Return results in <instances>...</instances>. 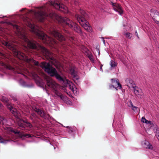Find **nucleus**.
<instances>
[{
  "instance_id": "nucleus-6",
  "label": "nucleus",
  "mask_w": 159,
  "mask_h": 159,
  "mask_svg": "<svg viewBox=\"0 0 159 159\" xmlns=\"http://www.w3.org/2000/svg\"><path fill=\"white\" fill-rule=\"evenodd\" d=\"M37 19L41 22L43 21L47 17L52 18L55 16L54 13H52L48 14L46 12L43 11L42 8L37 12Z\"/></svg>"
},
{
  "instance_id": "nucleus-38",
  "label": "nucleus",
  "mask_w": 159,
  "mask_h": 159,
  "mask_svg": "<svg viewBox=\"0 0 159 159\" xmlns=\"http://www.w3.org/2000/svg\"><path fill=\"white\" fill-rule=\"evenodd\" d=\"M135 34H136V36H137V37H138V38H139V37L138 36V33H137V31H135Z\"/></svg>"
},
{
  "instance_id": "nucleus-22",
  "label": "nucleus",
  "mask_w": 159,
  "mask_h": 159,
  "mask_svg": "<svg viewBox=\"0 0 159 159\" xmlns=\"http://www.w3.org/2000/svg\"><path fill=\"white\" fill-rule=\"evenodd\" d=\"M6 119L4 117L0 116V126L1 125H7Z\"/></svg>"
},
{
  "instance_id": "nucleus-4",
  "label": "nucleus",
  "mask_w": 159,
  "mask_h": 159,
  "mask_svg": "<svg viewBox=\"0 0 159 159\" xmlns=\"http://www.w3.org/2000/svg\"><path fill=\"white\" fill-rule=\"evenodd\" d=\"M40 66L52 77H55L59 81H64V79L57 72L55 68L49 63L43 61L41 63Z\"/></svg>"
},
{
  "instance_id": "nucleus-12",
  "label": "nucleus",
  "mask_w": 159,
  "mask_h": 159,
  "mask_svg": "<svg viewBox=\"0 0 159 159\" xmlns=\"http://www.w3.org/2000/svg\"><path fill=\"white\" fill-rule=\"evenodd\" d=\"M51 5L53 6L56 9L64 11V10L66 11L67 10V7L63 4H60L56 1H52L50 2Z\"/></svg>"
},
{
  "instance_id": "nucleus-23",
  "label": "nucleus",
  "mask_w": 159,
  "mask_h": 159,
  "mask_svg": "<svg viewBox=\"0 0 159 159\" xmlns=\"http://www.w3.org/2000/svg\"><path fill=\"white\" fill-rule=\"evenodd\" d=\"M70 72L71 75L73 76L74 79L78 80L79 79V77L75 73V70L73 69H71L70 70Z\"/></svg>"
},
{
  "instance_id": "nucleus-44",
  "label": "nucleus",
  "mask_w": 159,
  "mask_h": 159,
  "mask_svg": "<svg viewBox=\"0 0 159 159\" xmlns=\"http://www.w3.org/2000/svg\"><path fill=\"white\" fill-rule=\"evenodd\" d=\"M103 43H105V40H103Z\"/></svg>"
},
{
  "instance_id": "nucleus-18",
  "label": "nucleus",
  "mask_w": 159,
  "mask_h": 159,
  "mask_svg": "<svg viewBox=\"0 0 159 159\" xmlns=\"http://www.w3.org/2000/svg\"><path fill=\"white\" fill-rule=\"evenodd\" d=\"M64 33L65 34L67 38L69 39L71 41H73L74 39V38L72 36L71 33H70L69 32L66 30H63Z\"/></svg>"
},
{
  "instance_id": "nucleus-13",
  "label": "nucleus",
  "mask_w": 159,
  "mask_h": 159,
  "mask_svg": "<svg viewBox=\"0 0 159 159\" xmlns=\"http://www.w3.org/2000/svg\"><path fill=\"white\" fill-rule=\"evenodd\" d=\"M45 81L47 85L49 88L55 89L57 87V84L49 77H46Z\"/></svg>"
},
{
  "instance_id": "nucleus-32",
  "label": "nucleus",
  "mask_w": 159,
  "mask_h": 159,
  "mask_svg": "<svg viewBox=\"0 0 159 159\" xmlns=\"http://www.w3.org/2000/svg\"><path fill=\"white\" fill-rule=\"evenodd\" d=\"M69 88L70 89L74 92V85L73 84H70L69 85Z\"/></svg>"
},
{
  "instance_id": "nucleus-16",
  "label": "nucleus",
  "mask_w": 159,
  "mask_h": 159,
  "mask_svg": "<svg viewBox=\"0 0 159 159\" xmlns=\"http://www.w3.org/2000/svg\"><path fill=\"white\" fill-rule=\"evenodd\" d=\"M112 5L113 6L114 10L118 12L119 14L121 15L123 13V10L121 9L120 6L118 4L112 2Z\"/></svg>"
},
{
  "instance_id": "nucleus-29",
  "label": "nucleus",
  "mask_w": 159,
  "mask_h": 159,
  "mask_svg": "<svg viewBox=\"0 0 159 159\" xmlns=\"http://www.w3.org/2000/svg\"><path fill=\"white\" fill-rule=\"evenodd\" d=\"M126 81H127V82L128 81L129 83L130 84L132 85L131 87L132 86V85H134V81H133L132 80H128H128H126Z\"/></svg>"
},
{
  "instance_id": "nucleus-26",
  "label": "nucleus",
  "mask_w": 159,
  "mask_h": 159,
  "mask_svg": "<svg viewBox=\"0 0 159 159\" xmlns=\"http://www.w3.org/2000/svg\"><path fill=\"white\" fill-rule=\"evenodd\" d=\"M131 108L133 111H134L135 112H137L138 110L139 111V109L138 107H137L134 106L133 105L131 107Z\"/></svg>"
},
{
  "instance_id": "nucleus-2",
  "label": "nucleus",
  "mask_w": 159,
  "mask_h": 159,
  "mask_svg": "<svg viewBox=\"0 0 159 159\" xmlns=\"http://www.w3.org/2000/svg\"><path fill=\"white\" fill-rule=\"evenodd\" d=\"M3 44L9 49L11 50L15 57L20 60H23L28 63H33L35 66L39 65V62L34 60L32 58H29L25 54L18 50L16 46L7 42H4Z\"/></svg>"
},
{
  "instance_id": "nucleus-25",
  "label": "nucleus",
  "mask_w": 159,
  "mask_h": 159,
  "mask_svg": "<svg viewBox=\"0 0 159 159\" xmlns=\"http://www.w3.org/2000/svg\"><path fill=\"white\" fill-rule=\"evenodd\" d=\"M55 90V93L56 94L59 96L61 99H62V97H63V95L61 94L58 91H57L56 90Z\"/></svg>"
},
{
  "instance_id": "nucleus-43",
  "label": "nucleus",
  "mask_w": 159,
  "mask_h": 159,
  "mask_svg": "<svg viewBox=\"0 0 159 159\" xmlns=\"http://www.w3.org/2000/svg\"><path fill=\"white\" fill-rule=\"evenodd\" d=\"M100 70H101L102 71V66L100 67Z\"/></svg>"
},
{
  "instance_id": "nucleus-3",
  "label": "nucleus",
  "mask_w": 159,
  "mask_h": 159,
  "mask_svg": "<svg viewBox=\"0 0 159 159\" xmlns=\"http://www.w3.org/2000/svg\"><path fill=\"white\" fill-rule=\"evenodd\" d=\"M31 25L32 32L37 36L39 39L42 40L43 43L52 45L54 47L57 46V42L55 39L48 36L39 30L36 29L34 25Z\"/></svg>"
},
{
  "instance_id": "nucleus-19",
  "label": "nucleus",
  "mask_w": 159,
  "mask_h": 159,
  "mask_svg": "<svg viewBox=\"0 0 159 159\" xmlns=\"http://www.w3.org/2000/svg\"><path fill=\"white\" fill-rule=\"evenodd\" d=\"M39 117L36 114L33 112L31 113L30 116V119L33 122H36L38 121L37 119H39Z\"/></svg>"
},
{
  "instance_id": "nucleus-5",
  "label": "nucleus",
  "mask_w": 159,
  "mask_h": 159,
  "mask_svg": "<svg viewBox=\"0 0 159 159\" xmlns=\"http://www.w3.org/2000/svg\"><path fill=\"white\" fill-rule=\"evenodd\" d=\"M59 20L63 28L66 29L70 28L78 33H81V30L80 27L69 19L66 17L60 16Z\"/></svg>"
},
{
  "instance_id": "nucleus-15",
  "label": "nucleus",
  "mask_w": 159,
  "mask_h": 159,
  "mask_svg": "<svg viewBox=\"0 0 159 159\" xmlns=\"http://www.w3.org/2000/svg\"><path fill=\"white\" fill-rule=\"evenodd\" d=\"M112 84H110L109 86L110 87H111L115 88L117 90L116 88H117L119 89H121L122 88L121 85L120 84L119 80L116 78L112 79L111 80Z\"/></svg>"
},
{
  "instance_id": "nucleus-9",
  "label": "nucleus",
  "mask_w": 159,
  "mask_h": 159,
  "mask_svg": "<svg viewBox=\"0 0 159 159\" xmlns=\"http://www.w3.org/2000/svg\"><path fill=\"white\" fill-rule=\"evenodd\" d=\"M4 128L7 130L11 132V133H14V134H16L18 137L22 139L23 137L26 138H30L32 137L31 135L30 134H24L23 133L17 130L14 129L13 128L10 127H6Z\"/></svg>"
},
{
  "instance_id": "nucleus-37",
  "label": "nucleus",
  "mask_w": 159,
  "mask_h": 159,
  "mask_svg": "<svg viewBox=\"0 0 159 159\" xmlns=\"http://www.w3.org/2000/svg\"><path fill=\"white\" fill-rule=\"evenodd\" d=\"M151 122L150 121H148L147 120H146V121L145 122V123L146 124H151Z\"/></svg>"
},
{
  "instance_id": "nucleus-1",
  "label": "nucleus",
  "mask_w": 159,
  "mask_h": 159,
  "mask_svg": "<svg viewBox=\"0 0 159 159\" xmlns=\"http://www.w3.org/2000/svg\"><path fill=\"white\" fill-rule=\"evenodd\" d=\"M12 25L13 28L16 30L19 38L27 44L30 48L41 52L46 59L49 60L56 68H58L57 65L58 64V61L53 57L52 54L51 52L44 47L39 44L36 41L30 40L25 34H23L21 32L20 26L14 24H12Z\"/></svg>"
},
{
  "instance_id": "nucleus-36",
  "label": "nucleus",
  "mask_w": 159,
  "mask_h": 159,
  "mask_svg": "<svg viewBox=\"0 0 159 159\" xmlns=\"http://www.w3.org/2000/svg\"><path fill=\"white\" fill-rule=\"evenodd\" d=\"M12 99L15 101H16L17 100V98L13 96L12 97Z\"/></svg>"
},
{
  "instance_id": "nucleus-28",
  "label": "nucleus",
  "mask_w": 159,
  "mask_h": 159,
  "mask_svg": "<svg viewBox=\"0 0 159 159\" xmlns=\"http://www.w3.org/2000/svg\"><path fill=\"white\" fill-rule=\"evenodd\" d=\"M110 65L112 67H115L117 66V65H116L115 62L113 61H111Z\"/></svg>"
},
{
  "instance_id": "nucleus-40",
  "label": "nucleus",
  "mask_w": 159,
  "mask_h": 159,
  "mask_svg": "<svg viewBox=\"0 0 159 159\" xmlns=\"http://www.w3.org/2000/svg\"><path fill=\"white\" fill-rule=\"evenodd\" d=\"M96 49H97V52H98L99 54L100 53V52H99V49H98L97 48H96Z\"/></svg>"
},
{
  "instance_id": "nucleus-39",
  "label": "nucleus",
  "mask_w": 159,
  "mask_h": 159,
  "mask_svg": "<svg viewBox=\"0 0 159 159\" xmlns=\"http://www.w3.org/2000/svg\"><path fill=\"white\" fill-rule=\"evenodd\" d=\"M0 54L1 55V56L2 57H5L4 55L3 54H2V53H0Z\"/></svg>"
},
{
  "instance_id": "nucleus-8",
  "label": "nucleus",
  "mask_w": 159,
  "mask_h": 159,
  "mask_svg": "<svg viewBox=\"0 0 159 159\" xmlns=\"http://www.w3.org/2000/svg\"><path fill=\"white\" fill-rule=\"evenodd\" d=\"M76 18L80 24L86 30L89 32L91 31V28L89 26V22L84 17H81L80 16L77 15Z\"/></svg>"
},
{
  "instance_id": "nucleus-33",
  "label": "nucleus",
  "mask_w": 159,
  "mask_h": 159,
  "mask_svg": "<svg viewBox=\"0 0 159 159\" xmlns=\"http://www.w3.org/2000/svg\"><path fill=\"white\" fill-rule=\"evenodd\" d=\"M131 34L129 32H127L125 33L124 35L127 38H130V37H129L130 35Z\"/></svg>"
},
{
  "instance_id": "nucleus-34",
  "label": "nucleus",
  "mask_w": 159,
  "mask_h": 159,
  "mask_svg": "<svg viewBox=\"0 0 159 159\" xmlns=\"http://www.w3.org/2000/svg\"><path fill=\"white\" fill-rule=\"evenodd\" d=\"M146 120L144 117H143L141 119V121L143 123H145Z\"/></svg>"
},
{
  "instance_id": "nucleus-30",
  "label": "nucleus",
  "mask_w": 159,
  "mask_h": 159,
  "mask_svg": "<svg viewBox=\"0 0 159 159\" xmlns=\"http://www.w3.org/2000/svg\"><path fill=\"white\" fill-rule=\"evenodd\" d=\"M127 104L128 106L130 107H131L133 105V103L130 100H129L127 102Z\"/></svg>"
},
{
  "instance_id": "nucleus-11",
  "label": "nucleus",
  "mask_w": 159,
  "mask_h": 159,
  "mask_svg": "<svg viewBox=\"0 0 159 159\" xmlns=\"http://www.w3.org/2000/svg\"><path fill=\"white\" fill-rule=\"evenodd\" d=\"M17 124L19 128L21 129H25V127L29 128H31L33 127L32 125L30 123L21 119H19L18 120Z\"/></svg>"
},
{
  "instance_id": "nucleus-35",
  "label": "nucleus",
  "mask_w": 159,
  "mask_h": 159,
  "mask_svg": "<svg viewBox=\"0 0 159 159\" xmlns=\"http://www.w3.org/2000/svg\"><path fill=\"white\" fill-rule=\"evenodd\" d=\"M88 57L89 58L90 60H93V56L92 55H89V56H88Z\"/></svg>"
},
{
  "instance_id": "nucleus-41",
  "label": "nucleus",
  "mask_w": 159,
  "mask_h": 159,
  "mask_svg": "<svg viewBox=\"0 0 159 159\" xmlns=\"http://www.w3.org/2000/svg\"><path fill=\"white\" fill-rule=\"evenodd\" d=\"M25 9V8H23L22 9H21L20 11H24Z\"/></svg>"
},
{
  "instance_id": "nucleus-24",
  "label": "nucleus",
  "mask_w": 159,
  "mask_h": 159,
  "mask_svg": "<svg viewBox=\"0 0 159 159\" xmlns=\"http://www.w3.org/2000/svg\"><path fill=\"white\" fill-rule=\"evenodd\" d=\"M80 12L81 15H79V14H76L75 15V17H76V16L77 15H79L81 17H84V18L86 17L87 14L85 13V12L84 10L82 9H80Z\"/></svg>"
},
{
  "instance_id": "nucleus-10",
  "label": "nucleus",
  "mask_w": 159,
  "mask_h": 159,
  "mask_svg": "<svg viewBox=\"0 0 159 159\" xmlns=\"http://www.w3.org/2000/svg\"><path fill=\"white\" fill-rule=\"evenodd\" d=\"M1 100L6 103L8 109L10 110L11 112L13 114L14 116H16L17 114L16 110L12 107L11 104L10 103L8 99L6 97L2 96L1 98Z\"/></svg>"
},
{
  "instance_id": "nucleus-14",
  "label": "nucleus",
  "mask_w": 159,
  "mask_h": 159,
  "mask_svg": "<svg viewBox=\"0 0 159 159\" xmlns=\"http://www.w3.org/2000/svg\"><path fill=\"white\" fill-rule=\"evenodd\" d=\"M151 15L152 16L153 20L159 26V11L151 9Z\"/></svg>"
},
{
  "instance_id": "nucleus-42",
  "label": "nucleus",
  "mask_w": 159,
  "mask_h": 159,
  "mask_svg": "<svg viewBox=\"0 0 159 159\" xmlns=\"http://www.w3.org/2000/svg\"><path fill=\"white\" fill-rule=\"evenodd\" d=\"M2 104L0 103V109L2 108Z\"/></svg>"
},
{
  "instance_id": "nucleus-21",
  "label": "nucleus",
  "mask_w": 159,
  "mask_h": 159,
  "mask_svg": "<svg viewBox=\"0 0 159 159\" xmlns=\"http://www.w3.org/2000/svg\"><path fill=\"white\" fill-rule=\"evenodd\" d=\"M143 146L144 148H146L152 149L153 148L152 145L148 141H146L144 143Z\"/></svg>"
},
{
  "instance_id": "nucleus-20",
  "label": "nucleus",
  "mask_w": 159,
  "mask_h": 159,
  "mask_svg": "<svg viewBox=\"0 0 159 159\" xmlns=\"http://www.w3.org/2000/svg\"><path fill=\"white\" fill-rule=\"evenodd\" d=\"M132 87L134 89V93L136 95H141V92L140 90L137 89V87L136 86L132 85Z\"/></svg>"
},
{
  "instance_id": "nucleus-45",
  "label": "nucleus",
  "mask_w": 159,
  "mask_h": 159,
  "mask_svg": "<svg viewBox=\"0 0 159 159\" xmlns=\"http://www.w3.org/2000/svg\"><path fill=\"white\" fill-rule=\"evenodd\" d=\"M157 1H158V2H159V0H157Z\"/></svg>"
},
{
  "instance_id": "nucleus-7",
  "label": "nucleus",
  "mask_w": 159,
  "mask_h": 159,
  "mask_svg": "<svg viewBox=\"0 0 159 159\" xmlns=\"http://www.w3.org/2000/svg\"><path fill=\"white\" fill-rule=\"evenodd\" d=\"M52 33L53 36L61 43V45L63 47L65 48L66 44V39L65 37L57 30L53 31Z\"/></svg>"
},
{
  "instance_id": "nucleus-27",
  "label": "nucleus",
  "mask_w": 159,
  "mask_h": 159,
  "mask_svg": "<svg viewBox=\"0 0 159 159\" xmlns=\"http://www.w3.org/2000/svg\"><path fill=\"white\" fill-rule=\"evenodd\" d=\"M6 67L7 69H8L10 70H14L15 69L14 67H12L10 65H6Z\"/></svg>"
},
{
  "instance_id": "nucleus-31",
  "label": "nucleus",
  "mask_w": 159,
  "mask_h": 159,
  "mask_svg": "<svg viewBox=\"0 0 159 159\" xmlns=\"http://www.w3.org/2000/svg\"><path fill=\"white\" fill-rule=\"evenodd\" d=\"M155 132L156 134H159V128L157 127H155L154 129Z\"/></svg>"
},
{
  "instance_id": "nucleus-17",
  "label": "nucleus",
  "mask_w": 159,
  "mask_h": 159,
  "mask_svg": "<svg viewBox=\"0 0 159 159\" xmlns=\"http://www.w3.org/2000/svg\"><path fill=\"white\" fill-rule=\"evenodd\" d=\"M33 110L42 117H44L45 116V113L43 111L41 110L40 109L38 108L37 107H35L33 108Z\"/></svg>"
}]
</instances>
